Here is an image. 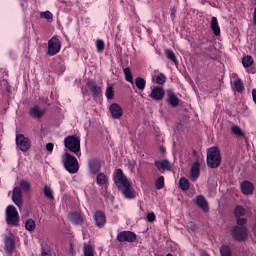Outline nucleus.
<instances>
[{
  "instance_id": "nucleus-1",
  "label": "nucleus",
  "mask_w": 256,
  "mask_h": 256,
  "mask_svg": "<svg viewBox=\"0 0 256 256\" xmlns=\"http://www.w3.org/2000/svg\"><path fill=\"white\" fill-rule=\"evenodd\" d=\"M114 183L126 199H135V197H137V192H135L131 186V180L127 179L123 170H116L114 174Z\"/></svg>"
},
{
  "instance_id": "nucleus-2",
  "label": "nucleus",
  "mask_w": 256,
  "mask_h": 256,
  "mask_svg": "<svg viewBox=\"0 0 256 256\" xmlns=\"http://www.w3.org/2000/svg\"><path fill=\"white\" fill-rule=\"evenodd\" d=\"M207 164L211 169H217L221 165V151L217 147H211L207 152Z\"/></svg>"
},
{
  "instance_id": "nucleus-3",
  "label": "nucleus",
  "mask_w": 256,
  "mask_h": 256,
  "mask_svg": "<svg viewBox=\"0 0 256 256\" xmlns=\"http://www.w3.org/2000/svg\"><path fill=\"white\" fill-rule=\"evenodd\" d=\"M62 161L68 173H71L73 175L79 171V162L77 161V158H75L73 155L66 152L62 156Z\"/></svg>"
},
{
  "instance_id": "nucleus-4",
  "label": "nucleus",
  "mask_w": 256,
  "mask_h": 256,
  "mask_svg": "<svg viewBox=\"0 0 256 256\" xmlns=\"http://www.w3.org/2000/svg\"><path fill=\"white\" fill-rule=\"evenodd\" d=\"M64 146L72 153L79 155V151H81V138L79 136H68L64 139Z\"/></svg>"
},
{
  "instance_id": "nucleus-5",
  "label": "nucleus",
  "mask_w": 256,
  "mask_h": 256,
  "mask_svg": "<svg viewBox=\"0 0 256 256\" xmlns=\"http://www.w3.org/2000/svg\"><path fill=\"white\" fill-rule=\"evenodd\" d=\"M232 237L235 241H245L249 237V230L245 224H238L233 228Z\"/></svg>"
},
{
  "instance_id": "nucleus-6",
  "label": "nucleus",
  "mask_w": 256,
  "mask_h": 256,
  "mask_svg": "<svg viewBox=\"0 0 256 256\" xmlns=\"http://www.w3.org/2000/svg\"><path fill=\"white\" fill-rule=\"evenodd\" d=\"M6 223L12 226H17L19 223V212L13 205H9L6 208Z\"/></svg>"
},
{
  "instance_id": "nucleus-7",
  "label": "nucleus",
  "mask_w": 256,
  "mask_h": 256,
  "mask_svg": "<svg viewBox=\"0 0 256 256\" xmlns=\"http://www.w3.org/2000/svg\"><path fill=\"white\" fill-rule=\"evenodd\" d=\"M61 51V40L57 37H52L48 41V55L50 57H53V55H57Z\"/></svg>"
},
{
  "instance_id": "nucleus-8",
  "label": "nucleus",
  "mask_w": 256,
  "mask_h": 256,
  "mask_svg": "<svg viewBox=\"0 0 256 256\" xmlns=\"http://www.w3.org/2000/svg\"><path fill=\"white\" fill-rule=\"evenodd\" d=\"M16 145L20 151H28L29 147H31V141L23 134H18L16 136Z\"/></svg>"
},
{
  "instance_id": "nucleus-9",
  "label": "nucleus",
  "mask_w": 256,
  "mask_h": 256,
  "mask_svg": "<svg viewBox=\"0 0 256 256\" xmlns=\"http://www.w3.org/2000/svg\"><path fill=\"white\" fill-rule=\"evenodd\" d=\"M245 208L243 206H237L234 210L237 225H245L247 219L245 218Z\"/></svg>"
},
{
  "instance_id": "nucleus-10",
  "label": "nucleus",
  "mask_w": 256,
  "mask_h": 256,
  "mask_svg": "<svg viewBox=\"0 0 256 256\" xmlns=\"http://www.w3.org/2000/svg\"><path fill=\"white\" fill-rule=\"evenodd\" d=\"M117 239L121 243H123L125 241H127L128 243H133V241H135V239H137V236L135 235V233H133L131 231H123V232L118 233Z\"/></svg>"
},
{
  "instance_id": "nucleus-11",
  "label": "nucleus",
  "mask_w": 256,
  "mask_h": 256,
  "mask_svg": "<svg viewBox=\"0 0 256 256\" xmlns=\"http://www.w3.org/2000/svg\"><path fill=\"white\" fill-rule=\"evenodd\" d=\"M112 119H121L123 117V108L117 103H113L109 107Z\"/></svg>"
},
{
  "instance_id": "nucleus-12",
  "label": "nucleus",
  "mask_w": 256,
  "mask_h": 256,
  "mask_svg": "<svg viewBox=\"0 0 256 256\" xmlns=\"http://www.w3.org/2000/svg\"><path fill=\"white\" fill-rule=\"evenodd\" d=\"M94 221H95V225L97 227H99L100 229L102 227H105L106 223H107V216H105V212L103 211H96L94 213Z\"/></svg>"
},
{
  "instance_id": "nucleus-13",
  "label": "nucleus",
  "mask_w": 256,
  "mask_h": 256,
  "mask_svg": "<svg viewBox=\"0 0 256 256\" xmlns=\"http://www.w3.org/2000/svg\"><path fill=\"white\" fill-rule=\"evenodd\" d=\"M150 97L154 101H163V98L165 97V90L163 87L155 86L151 90Z\"/></svg>"
},
{
  "instance_id": "nucleus-14",
  "label": "nucleus",
  "mask_w": 256,
  "mask_h": 256,
  "mask_svg": "<svg viewBox=\"0 0 256 256\" xmlns=\"http://www.w3.org/2000/svg\"><path fill=\"white\" fill-rule=\"evenodd\" d=\"M12 201L17 205V207H23V192H21V188L14 187Z\"/></svg>"
},
{
  "instance_id": "nucleus-15",
  "label": "nucleus",
  "mask_w": 256,
  "mask_h": 256,
  "mask_svg": "<svg viewBox=\"0 0 256 256\" xmlns=\"http://www.w3.org/2000/svg\"><path fill=\"white\" fill-rule=\"evenodd\" d=\"M155 166L160 173H165V171H171V169H173V164H171L169 160L156 161Z\"/></svg>"
},
{
  "instance_id": "nucleus-16",
  "label": "nucleus",
  "mask_w": 256,
  "mask_h": 256,
  "mask_svg": "<svg viewBox=\"0 0 256 256\" xmlns=\"http://www.w3.org/2000/svg\"><path fill=\"white\" fill-rule=\"evenodd\" d=\"M69 221L74 225H82L83 221H85V217L81 213L73 212L68 216Z\"/></svg>"
},
{
  "instance_id": "nucleus-17",
  "label": "nucleus",
  "mask_w": 256,
  "mask_h": 256,
  "mask_svg": "<svg viewBox=\"0 0 256 256\" xmlns=\"http://www.w3.org/2000/svg\"><path fill=\"white\" fill-rule=\"evenodd\" d=\"M241 191L243 195H253V191H255V186L249 181H244L241 183Z\"/></svg>"
},
{
  "instance_id": "nucleus-18",
  "label": "nucleus",
  "mask_w": 256,
  "mask_h": 256,
  "mask_svg": "<svg viewBox=\"0 0 256 256\" xmlns=\"http://www.w3.org/2000/svg\"><path fill=\"white\" fill-rule=\"evenodd\" d=\"M102 164L97 159H92L89 161V170L92 175H95L101 171Z\"/></svg>"
},
{
  "instance_id": "nucleus-19",
  "label": "nucleus",
  "mask_w": 256,
  "mask_h": 256,
  "mask_svg": "<svg viewBox=\"0 0 256 256\" xmlns=\"http://www.w3.org/2000/svg\"><path fill=\"white\" fill-rule=\"evenodd\" d=\"M5 247H4V251L5 253H8V255H11V253H13V251H15V240L9 236H7L5 238Z\"/></svg>"
},
{
  "instance_id": "nucleus-20",
  "label": "nucleus",
  "mask_w": 256,
  "mask_h": 256,
  "mask_svg": "<svg viewBox=\"0 0 256 256\" xmlns=\"http://www.w3.org/2000/svg\"><path fill=\"white\" fill-rule=\"evenodd\" d=\"M196 203H197L198 207H200V209H202V211H204L205 213H208L209 203L207 202V199H205L203 195L197 196Z\"/></svg>"
},
{
  "instance_id": "nucleus-21",
  "label": "nucleus",
  "mask_w": 256,
  "mask_h": 256,
  "mask_svg": "<svg viewBox=\"0 0 256 256\" xmlns=\"http://www.w3.org/2000/svg\"><path fill=\"white\" fill-rule=\"evenodd\" d=\"M96 183L99 187H107V183H109V176L105 173H98L96 177Z\"/></svg>"
},
{
  "instance_id": "nucleus-22",
  "label": "nucleus",
  "mask_w": 256,
  "mask_h": 256,
  "mask_svg": "<svg viewBox=\"0 0 256 256\" xmlns=\"http://www.w3.org/2000/svg\"><path fill=\"white\" fill-rule=\"evenodd\" d=\"M87 87L95 97H99L101 95V87L97 86V83L94 81H88Z\"/></svg>"
},
{
  "instance_id": "nucleus-23",
  "label": "nucleus",
  "mask_w": 256,
  "mask_h": 256,
  "mask_svg": "<svg viewBox=\"0 0 256 256\" xmlns=\"http://www.w3.org/2000/svg\"><path fill=\"white\" fill-rule=\"evenodd\" d=\"M210 27L215 37H219V35H221V28L219 27V21L217 20V17H212Z\"/></svg>"
},
{
  "instance_id": "nucleus-24",
  "label": "nucleus",
  "mask_w": 256,
  "mask_h": 256,
  "mask_svg": "<svg viewBox=\"0 0 256 256\" xmlns=\"http://www.w3.org/2000/svg\"><path fill=\"white\" fill-rule=\"evenodd\" d=\"M199 175H201V165L199 162H194L191 168V177L195 181L199 179Z\"/></svg>"
},
{
  "instance_id": "nucleus-25",
  "label": "nucleus",
  "mask_w": 256,
  "mask_h": 256,
  "mask_svg": "<svg viewBox=\"0 0 256 256\" xmlns=\"http://www.w3.org/2000/svg\"><path fill=\"white\" fill-rule=\"evenodd\" d=\"M167 95V101L169 105H171L172 107H177V105H179V98L175 95V93L171 90H168Z\"/></svg>"
},
{
  "instance_id": "nucleus-26",
  "label": "nucleus",
  "mask_w": 256,
  "mask_h": 256,
  "mask_svg": "<svg viewBox=\"0 0 256 256\" xmlns=\"http://www.w3.org/2000/svg\"><path fill=\"white\" fill-rule=\"evenodd\" d=\"M30 115L31 117L39 119L45 115V109H41L39 106H34L30 109Z\"/></svg>"
},
{
  "instance_id": "nucleus-27",
  "label": "nucleus",
  "mask_w": 256,
  "mask_h": 256,
  "mask_svg": "<svg viewBox=\"0 0 256 256\" xmlns=\"http://www.w3.org/2000/svg\"><path fill=\"white\" fill-rule=\"evenodd\" d=\"M124 75L128 83H131V85H135V81L133 80V71L130 67L124 68Z\"/></svg>"
},
{
  "instance_id": "nucleus-28",
  "label": "nucleus",
  "mask_w": 256,
  "mask_h": 256,
  "mask_svg": "<svg viewBox=\"0 0 256 256\" xmlns=\"http://www.w3.org/2000/svg\"><path fill=\"white\" fill-rule=\"evenodd\" d=\"M165 53H166L167 59H170V61H172L173 64L179 65V61H177V56H175V53L173 52V50L166 49Z\"/></svg>"
},
{
  "instance_id": "nucleus-29",
  "label": "nucleus",
  "mask_w": 256,
  "mask_h": 256,
  "mask_svg": "<svg viewBox=\"0 0 256 256\" xmlns=\"http://www.w3.org/2000/svg\"><path fill=\"white\" fill-rule=\"evenodd\" d=\"M40 19H45L48 23H53V13L49 10L40 12Z\"/></svg>"
},
{
  "instance_id": "nucleus-30",
  "label": "nucleus",
  "mask_w": 256,
  "mask_h": 256,
  "mask_svg": "<svg viewBox=\"0 0 256 256\" xmlns=\"http://www.w3.org/2000/svg\"><path fill=\"white\" fill-rule=\"evenodd\" d=\"M135 85H136L137 89H139V91H144L145 85H147V82L145 81V79H143L141 77H137L135 79Z\"/></svg>"
},
{
  "instance_id": "nucleus-31",
  "label": "nucleus",
  "mask_w": 256,
  "mask_h": 256,
  "mask_svg": "<svg viewBox=\"0 0 256 256\" xmlns=\"http://www.w3.org/2000/svg\"><path fill=\"white\" fill-rule=\"evenodd\" d=\"M179 187L182 191H188L190 187L189 180L185 177L180 178Z\"/></svg>"
},
{
  "instance_id": "nucleus-32",
  "label": "nucleus",
  "mask_w": 256,
  "mask_h": 256,
  "mask_svg": "<svg viewBox=\"0 0 256 256\" xmlns=\"http://www.w3.org/2000/svg\"><path fill=\"white\" fill-rule=\"evenodd\" d=\"M166 82L167 76H165V74L159 73L155 76V83H157V85H165Z\"/></svg>"
},
{
  "instance_id": "nucleus-33",
  "label": "nucleus",
  "mask_w": 256,
  "mask_h": 256,
  "mask_svg": "<svg viewBox=\"0 0 256 256\" xmlns=\"http://www.w3.org/2000/svg\"><path fill=\"white\" fill-rule=\"evenodd\" d=\"M242 65H243V67H245V69H247L248 67H251V65H253V57L244 56L242 58Z\"/></svg>"
},
{
  "instance_id": "nucleus-34",
  "label": "nucleus",
  "mask_w": 256,
  "mask_h": 256,
  "mask_svg": "<svg viewBox=\"0 0 256 256\" xmlns=\"http://www.w3.org/2000/svg\"><path fill=\"white\" fill-rule=\"evenodd\" d=\"M84 256H95V250L93 249L92 245L84 246Z\"/></svg>"
},
{
  "instance_id": "nucleus-35",
  "label": "nucleus",
  "mask_w": 256,
  "mask_h": 256,
  "mask_svg": "<svg viewBox=\"0 0 256 256\" xmlns=\"http://www.w3.org/2000/svg\"><path fill=\"white\" fill-rule=\"evenodd\" d=\"M97 53H103L105 51V41L98 39L96 40Z\"/></svg>"
},
{
  "instance_id": "nucleus-36",
  "label": "nucleus",
  "mask_w": 256,
  "mask_h": 256,
  "mask_svg": "<svg viewBox=\"0 0 256 256\" xmlns=\"http://www.w3.org/2000/svg\"><path fill=\"white\" fill-rule=\"evenodd\" d=\"M105 96L107 99H113V97H115V88H113V86H108L106 88Z\"/></svg>"
},
{
  "instance_id": "nucleus-37",
  "label": "nucleus",
  "mask_w": 256,
  "mask_h": 256,
  "mask_svg": "<svg viewBox=\"0 0 256 256\" xmlns=\"http://www.w3.org/2000/svg\"><path fill=\"white\" fill-rule=\"evenodd\" d=\"M155 187L158 190L163 189L165 187V177L160 176L156 181H155Z\"/></svg>"
},
{
  "instance_id": "nucleus-38",
  "label": "nucleus",
  "mask_w": 256,
  "mask_h": 256,
  "mask_svg": "<svg viewBox=\"0 0 256 256\" xmlns=\"http://www.w3.org/2000/svg\"><path fill=\"white\" fill-rule=\"evenodd\" d=\"M231 131L234 133V135H237V137H243V135H245L241 127L237 125L232 126Z\"/></svg>"
},
{
  "instance_id": "nucleus-39",
  "label": "nucleus",
  "mask_w": 256,
  "mask_h": 256,
  "mask_svg": "<svg viewBox=\"0 0 256 256\" xmlns=\"http://www.w3.org/2000/svg\"><path fill=\"white\" fill-rule=\"evenodd\" d=\"M221 256H231V248L227 245H223L220 248Z\"/></svg>"
},
{
  "instance_id": "nucleus-40",
  "label": "nucleus",
  "mask_w": 256,
  "mask_h": 256,
  "mask_svg": "<svg viewBox=\"0 0 256 256\" xmlns=\"http://www.w3.org/2000/svg\"><path fill=\"white\" fill-rule=\"evenodd\" d=\"M35 221H33V219H29L26 221L25 223V228L27 229V231H35Z\"/></svg>"
},
{
  "instance_id": "nucleus-41",
  "label": "nucleus",
  "mask_w": 256,
  "mask_h": 256,
  "mask_svg": "<svg viewBox=\"0 0 256 256\" xmlns=\"http://www.w3.org/2000/svg\"><path fill=\"white\" fill-rule=\"evenodd\" d=\"M234 87H235L236 91H238V93H241V91H243V89H245V87L243 86V81H241V80L234 81Z\"/></svg>"
},
{
  "instance_id": "nucleus-42",
  "label": "nucleus",
  "mask_w": 256,
  "mask_h": 256,
  "mask_svg": "<svg viewBox=\"0 0 256 256\" xmlns=\"http://www.w3.org/2000/svg\"><path fill=\"white\" fill-rule=\"evenodd\" d=\"M20 187L23 191H29L31 184L27 180H22L20 181Z\"/></svg>"
},
{
  "instance_id": "nucleus-43",
  "label": "nucleus",
  "mask_w": 256,
  "mask_h": 256,
  "mask_svg": "<svg viewBox=\"0 0 256 256\" xmlns=\"http://www.w3.org/2000/svg\"><path fill=\"white\" fill-rule=\"evenodd\" d=\"M44 194L48 199H53V190L49 186L44 187Z\"/></svg>"
},
{
  "instance_id": "nucleus-44",
  "label": "nucleus",
  "mask_w": 256,
  "mask_h": 256,
  "mask_svg": "<svg viewBox=\"0 0 256 256\" xmlns=\"http://www.w3.org/2000/svg\"><path fill=\"white\" fill-rule=\"evenodd\" d=\"M135 165H137V162H135V160H130L127 164V167L130 169V171H133L135 169Z\"/></svg>"
},
{
  "instance_id": "nucleus-45",
  "label": "nucleus",
  "mask_w": 256,
  "mask_h": 256,
  "mask_svg": "<svg viewBox=\"0 0 256 256\" xmlns=\"http://www.w3.org/2000/svg\"><path fill=\"white\" fill-rule=\"evenodd\" d=\"M147 221H149V223H153V221H155V213H153V212L148 213Z\"/></svg>"
},
{
  "instance_id": "nucleus-46",
  "label": "nucleus",
  "mask_w": 256,
  "mask_h": 256,
  "mask_svg": "<svg viewBox=\"0 0 256 256\" xmlns=\"http://www.w3.org/2000/svg\"><path fill=\"white\" fill-rule=\"evenodd\" d=\"M53 147H54L53 143H48L46 145V149L47 151H49V153H53Z\"/></svg>"
},
{
  "instance_id": "nucleus-47",
  "label": "nucleus",
  "mask_w": 256,
  "mask_h": 256,
  "mask_svg": "<svg viewBox=\"0 0 256 256\" xmlns=\"http://www.w3.org/2000/svg\"><path fill=\"white\" fill-rule=\"evenodd\" d=\"M252 97H253V101H254V103L256 105V89L252 90Z\"/></svg>"
},
{
  "instance_id": "nucleus-48",
  "label": "nucleus",
  "mask_w": 256,
  "mask_h": 256,
  "mask_svg": "<svg viewBox=\"0 0 256 256\" xmlns=\"http://www.w3.org/2000/svg\"><path fill=\"white\" fill-rule=\"evenodd\" d=\"M252 231L254 233V237H256V224L252 227Z\"/></svg>"
},
{
  "instance_id": "nucleus-49",
  "label": "nucleus",
  "mask_w": 256,
  "mask_h": 256,
  "mask_svg": "<svg viewBox=\"0 0 256 256\" xmlns=\"http://www.w3.org/2000/svg\"><path fill=\"white\" fill-rule=\"evenodd\" d=\"M42 256H51V253L43 251Z\"/></svg>"
},
{
  "instance_id": "nucleus-50",
  "label": "nucleus",
  "mask_w": 256,
  "mask_h": 256,
  "mask_svg": "<svg viewBox=\"0 0 256 256\" xmlns=\"http://www.w3.org/2000/svg\"><path fill=\"white\" fill-rule=\"evenodd\" d=\"M21 7H22V9H27V4L21 2Z\"/></svg>"
},
{
  "instance_id": "nucleus-51",
  "label": "nucleus",
  "mask_w": 256,
  "mask_h": 256,
  "mask_svg": "<svg viewBox=\"0 0 256 256\" xmlns=\"http://www.w3.org/2000/svg\"><path fill=\"white\" fill-rule=\"evenodd\" d=\"M254 23L256 25V6H255V9H254Z\"/></svg>"
}]
</instances>
